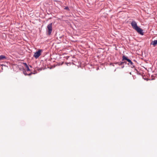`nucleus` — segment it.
Returning a JSON list of instances; mask_svg holds the SVG:
<instances>
[{"label":"nucleus","instance_id":"obj_1","mask_svg":"<svg viewBox=\"0 0 157 157\" xmlns=\"http://www.w3.org/2000/svg\"><path fill=\"white\" fill-rule=\"evenodd\" d=\"M131 25L132 28L135 29L138 33L141 35H143L144 33L143 32V30L138 26L136 22L133 21L131 23Z\"/></svg>","mask_w":157,"mask_h":157},{"label":"nucleus","instance_id":"obj_2","mask_svg":"<svg viewBox=\"0 0 157 157\" xmlns=\"http://www.w3.org/2000/svg\"><path fill=\"white\" fill-rule=\"evenodd\" d=\"M52 23H51L49 24L47 26L48 34L49 35H51L52 31Z\"/></svg>","mask_w":157,"mask_h":157},{"label":"nucleus","instance_id":"obj_3","mask_svg":"<svg viewBox=\"0 0 157 157\" xmlns=\"http://www.w3.org/2000/svg\"><path fill=\"white\" fill-rule=\"evenodd\" d=\"M42 51V50L39 49L34 53L33 56L36 59L38 58L40 56Z\"/></svg>","mask_w":157,"mask_h":157},{"label":"nucleus","instance_id":"obj_4","mask_svg":"<svg viewBox=\"0 0 157 157\" xmlns=\"http://www.w3.org/2000/svg\"><path fill=\"white\" fill-rule=\"evenodd\" d=\"M125 60H126L127 61V62H128V63H129V62L131 61L130 59H128V58L126 56H122V61H123Z\"/></svg>","mask_w":157,"mask_h":157},{"label":"nucleus","instance_id":"obj_5","mask_svg":"<svg viewBox=\"0 0 157 157\" xmlns=\"http://www.w3.org/2000/svg\"><path fill=\"white\" fill-rule=\"evenodd\" d=\"M124 62H117L115 63H114L115 64H117L120 66H121L122 68H123L124 67Z\"/></svg>","mask_w":157,"mask_h":157},{"label":"nucleus","instance_id":"obj_6","mask_svg":"<svg viewBox=\"0 0 157 157\" xmlns=\"http://www.w3.org/2000/svg\"><path fill=\"white\" fill-rule=\"evenodd\" d=\"M157 44V40H154L152 41L151 43V44L153 45L154 47H155V45Z\"/></svg>","mask_w":157,"mask_h":157},{"label":"nucleus","instance_id":"obj_7","mask_svg":"<svg viewBox=\"0 0 157 157\" xmlns=\"http://www.w3.org/2000/svg\"><path fill=\"white\" fill-rule=\"evenodd\" d=\"M6 57L4 55H1L0 56V60L6 59Z\"/></svg>","mask_w":157,"mask_h":157},{"label":"nucleus","instance_id":"obj_8","mask_svg":"<svg viewBox=\"0 0 157 157\" xmlns=\"http://www.w3.org/2000/svg\"><path fill=\"white\" fill-rule=\"evenodd\" d=\"M24 63L26 67V70L27 71H30V69H29V68L27 63Z\"/></svg>","mask_w":157,"mask_h":157},{"label":"nucleus","instance_id":"obj_9","mask_svg":"<svg viewBox=\"0 0 157 157\" xmlns=\"http://www.w3.org/2000/svg\"><path fill=\"white\" fill-rule=\"evenodd\" d=\"M129 66L130 67L132 68H133L135 67L134 63H133V62L132 63L130 64Z\"/></svg>","mask_w":157,"mask_h":157},{"label":"nucleus","instance_id":"obj_10","mask_svg":"<svg viewBox=\"0 0 157 157\" xmlns=\"http://www.w3.org/2000/svg\"><path fill=\"white\" fill-rule=\"evenodd\" d=\"M24 74L25 75H27L28 74H25V73H24ZM34 73H33V72H31V73L30 74H29L28 75H31V74H34Z\"/></svg>","mask_w":157,"mask_h":157},{"label":"nucleus","instance_id":"obj_11","mask_svg":"<svg viewBox=\"0 0 157 157\" xmlns=\"http://www.w3.org/2000/svg\"><path fill=\"white\" fill-rule=\"evenodd\" d=\"M64 9L65 10H69V8L68 6H67V7H65V8H64Z\"/></svg>","mask_w":157,"mask_h":157},{"label":"nucleus","instance_id":"obj_12","mask_svg":"<svg viewBox=\"0 0 157 157\" xmlns=\"http://www.w3.org/2000/svg\"><path fill=\"white\" fill-rule=\"evenodd\" d=\"M122 62H124V63H125V64H127V63H127V62H126V61H125V60H124V61H122Z\"/></svg>","mask_w":157,"mask_h":157},{"label":"nucleus","instance_id":"obj_13","mask_svg":"<svg viewBox=\"0 0 157 157\" xmlns=\"http://www.w3.org/2000/svg\"><path fill=\"white\" fill-rule=\"evenodd\" d=\"M132 63V62L131 61H130V62H129V63H128L127 64L129 65H129L131 64V63Z\"/></svg>","mask_w":157,"mask_h":157}]
</instances>
